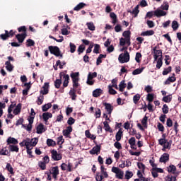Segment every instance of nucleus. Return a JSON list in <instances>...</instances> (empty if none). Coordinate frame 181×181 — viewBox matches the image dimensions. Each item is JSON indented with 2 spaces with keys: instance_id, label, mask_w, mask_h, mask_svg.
I'll return each instance as SVG.
<instances>
[{
  "instance_id": "obj_1",
  "label": "nucleus",
  "mask_w": 181,
  "mask_h": 181,
  "mask_svg": "<svg viewBox=\"0 0 181 181\" xmlns=\"http://www.w3.org/2000/svg\"><path fill=\"white\" fill-rule=\"evenodd\" d=\"M51 54H54L57 57H63V54L60 53V49L57 46H49L48 47Z\"/></svg>"
},
{
  "instance_id": "obj_2",
  "label": "nucleus",
  "mask_w": 181,
  "mask_h": 181,
  "mask_svg": "<svg viewBox=\"0 0 181 181\" xmlns=\"http://www.w3.org/2000/svg\"><path fill=\"white\" fill-rule=\"evenodd\" d=\"M118 60L119 63H128L129 62V53H128V51H125L124 53L119 54Z\"/></svg>"
},
{
  "instance_id": "obj_3",
  "label": "nucleus",
  "mask_w": 181,
  "mask_h": 181,
  "mask_svg": "<svg viewBox=\"0 0 181 181\" xmlns=\"http://www.w3.org/2000/svg\"><path fill=\"white\" fill-rule=\"evenodd\" d=\"M97 77V72H89L88 74L86 83L88 86H93L95 81L93 80V78H95Z\"/></svg>"
},
{
  "instance_id": "obj_4",
  "label": "nucleus",
  "mask_w": 181,
  "mask_h": 181,
  "mask_svg": "<svg viewBox=\"0 0 181 181\" xmlns=\"http://www.w3.org/2000/svg\"><path fill=\"white\" fill-rule=\"evenodd\" d=\"M112 172L115 173L117 179H122L124 177V171L121 170L119 168L112 167Z\"/></svg>"
},
{
  "instance_id": "obj_5",
  "label": "nucleus",
  "mask_w": 181,
  "mask_h": 181,
  "mask_svg": "<svg viewBox=\"0 0 181 181\" xmlns=\"http://www.w3.org/2000/svg\"><path fill=\"white\" fill-rule=\"evenodd\" d=\"M62 170H67V172H73V164L68 163V164L62 163L61 165Z\"/></svg>"
},
{
  "instance_id": "obj_6",
  "label": "nucleus",
  "mask_w": 181,
  "mask_h": 181,
  "mask_svg": "<svg viewBox=\"0 0 181 181\" xmlns=\"http://www.w3.org/2000/svg\"><path fill=\"white\" fill-rule=\"evenodd\" d=\"M124 39H126L127 46H131V31H124L122 34Z\"/></svg>"
},
{
  "instance_id": "obj_7",
  "label": "nucleus",
  "mask_w": 181,
  "mask_h": 181,
  "mask_svg": "<svg viewBox=\"0 0 181 181\" xmlns=\"http://www.w3.org/2000/svg\"><path fill=\"white\" fill-rule=\"evenodd\" d=\"M52 158L54 160H61L62 154L59 153L57 151L52 150L51 151Z\"/></svg>"
},
{
  "instance_id": "obj_8",
  "label": "nucleus",
  "mask_w": 181,
  "mask_h": 181,
  "mask_svg": "<svg viewBox=\"0 0 181 181\" xmlns=\"http://www.w3.org/2000/svg\"><path fill=\"white\" fill-rule=\"evenodd\" d=\"M166 12L163 11L162 8H157L154 11L155 16H157V18H160V16H166Z\"/></svg>"
},
{
  "instance_id": "obj_9",
  "label": "nucleus",
  "mask_w": 181,
  "mask_h": 181,
  "mask_svg": "<svg viewBox=\"0 0 181 181\" xmlns=\"http://www.w3.org/2000/svg\"><path fill=\"white\" fill-rule=\"evenodd\" d=\"M49 93V83H45L44 86H42V90H40V93L42 95H45Z\"/></svg>"
},
{
  "instance_id": "obj_10",
  "label": "nucleus",
  "mask_w": 181,
  "mask_h": 181,
  "mask_svg": "<svg viewBox=\"0 0 181 181\" xmlns=\"http://www.w3.org/2000/svg\"><path fill=\"white\" fill-rule=\"evenodd\" d=\"M5 34H1L0 35L1 39H2V40H6L8 39V37H9V36H13V33H12V30H11L9 33L8 32V30L5 31Z\"/></svg>"
},
{
  "instance_id": "obj_11",
  "label": "nucleus",
  "mask_w": 181,
  "mask_h": 181,
  "mask_svg": "<svg viewBox=\"0 0 181 181\" xmlns=\"http://www.w3.org/2000/svg\"><path fill=\"white\" fill-rule=\"evenodd\" d=\"M51 175H52L54 179H57V175H59V167L52 168Z\"/></svg>"
},
{
  "instance_id": "obj_12",
  "label": "nucleus",
  "mask_w": 181,
  "mask_h": 181,
  "mask_svg": "<svg viewBox=\"0 0 181 181\" xmlns=\"http://www.w3.org/2000/svg\"><path fill=\"white\" fill-rule=\"evenodd\" d=\"M169 160V155L166 153H163L160 158V162L166 163Z\"/></svg>"
},
{
  "instance_id": "obj_13",
  "label": "nucleus",
  "mask_w": 181,
  "mask_h": 181,
  "mask_svg": "<svg viewBox=\"0 0 181 181\" xmlns=\"http://www.w3.org/2000/svg\"><path fill=\"white\" fill-rule=\"evenodd\" d=\"M53 117V115L50 112H45L42 114V119H44L45 122H47L49 121V118H52Z\"/></svg>"
},
{
  "instance_id": "obj_14",
  "label": "nucleus",
  "mask_w": 181,
  "mask_h": 181,
  "mask_svg": "<svg viewBox=\"0 0 181 181\" xmlns=\"http://www.w3.org/2000/svg\"><path fill=\"white\" fill-rule=\"evenodd\" d=\"M100 150L101 147L100 146H95L90 151V153H91V155H95V153H100Z\"/></svg>"
},
{
  "instance_id": "obj_15",
  "label": "nucleus",
  "mask_w": 181,
  "mask_h": 181,
  "mask_svg": "<svg viewBox=\"0 0 181 181\" xmlns=\"http://www.w3.org/2000/svg\"><path fill=\"white\" fill-rule=\"evenodd\" d=\"M153 57L155 62L158 60V59H162V50L159 49L158 51H156V52H153Z\"/></svg>"
},
{
  "instance_id": "obj_16",
  "label": "nucleus",
  "mask_w": 181,
  "mask_h": 181,
  "mask_svg": "<svg viewBox=\"0 0 181 181\" xmlns=\"http://www.w3.org/2000/svg\"><path fill=\"white\" fill-rule=\"evenodd\" d=\"M5 66H6V69L7 70V71H9L11 73V71H13V65H12V64H11V62H9V61L6 62Z\"/></svg>"
},
{
  "instance_id": "obj_17",
  "label": "nucleus",
  "mask_w": 181,
  "mask_h": 181,
  "mask_svg": "<svg viewBox=\"0 0 181 181\" xmlns=\"http://www.w3.org/2000/svg\"><path fill=\"white\" fill-rule=\"evenodd\" d=\"M7 144L11 145V144H13V145L18 144V139L13 138V137H8L6 140Z\"/></svg>"
},
{
  "instance_id": "obj_18",
  "label": "nucleus",
  "mask_w": 181,
  "mask_h": 181,
  "mask_svg": "<svg viewBox=\"0 0 181 181\" xmlns=\"http://www.w3.org/2000/svg\"><path fill=\"white\" fill-rule=\"evenodd\" d=\"M175 81H176V78L175 77V74H173L172 76L168 78L164 84L168 85L170 83H175Z\"/></svg>"
},
{
  "instance_id": "obj_19",
  "label": "nucleus",
  "mask_w": 181,
  "mask_h": 181,
  "mask_svg": "<svg viewBox=\"0 0 181 181\" xmlns=\"http://www.w3.org/2000/svg\"><path fill=\"white\" fill-rule=\"evenodd\" d=\"M103 93V89L97 88L93 91V97L97 98L100 97Z\"/></svg>"
},
{
  "instance_id": "obj_20",
  "label": "nucleus",
  "mask_w": 181,
  "mask_h": 181,
  "mask_svg": "<svg viewBox=\"0 0 181 181\" xmlns=\"http://www.w3.org/2000/svg\"><path fill=\"white\" fill-rule=\"evenodd\" d=\"M16 37L19 43H23V40H25V38L26 37V33L18 34Z\"/></svg>"
},
{
  "instance_id": "obj_21",
  "label": "nucleus",
  "mask_w": 181,
  "mask_h": 181,
  "mask_svg": "<svg viewBox=\"0 0 181 181\" xmlns=\"http://www.w3.org/2000/svg\"><path fill=\"white\" fill-rule=\"evenodd\" d=\"M25 146H26V149H33V146H32V142L30 139H27L24 140Z\"/></svg>"
},
{
  "instance_id": "obj_22",
  "label": "nucleus",
  "mask_w": 181,
  "mask_h": 181,
  "mask_svg": "<svg viewBox=\"0 0 181 181\" xmlns=\"http://www.w3.org/2000/svg\"><path fill=\"white\" fill-rule=\"evenodd\" d=\"M127 12L132 13L135 17L138 16L139 13V5H137L132 11L129 10Z\"/></svg>"
},
{
  "instance_id": "obj_23",
  "label": "nucleus",
  "mask_w": 181,
  "mask_h": 181,
  "mask_svg": "<svg viewBox=\"0 0 181 181\" xmlns=\"http://www.w3.org/2000/svg\"><path fill=\"white\" fill-rule=\"evenodd\" d=\"M46 131L45 129V125L40 124L37 127V134H43Z\"/></svg>"
},
{
  "instance_id": "obj_24",
  "label": "nucleus",
  "mask_w": 181,
  "mask_h": 181,
  "mask_svg": "<svg viewBox=\"0 0 181 181\" xmlns=\"http://www.w3.org/2000/svg\"><path fill=\"white\" fill-rule=\"evenodd\" d=\"M21 110H22V104L19 103L17 105V106L13 110L14 115H18V114H20Z\"/></svg>"
},
{
  "instance_id": "obj_25",
  "label": "nucleus",
  "mask_w": 181,
  "mask_h": 181,
  "mask_svg": "<svg viewBox=\"0 0 181 181\" xmlns=\"http://www.w3.org/2000/svg\"><path fill=\"white\" fill-rule=\"evenodd\" d=\"M73 132V128L71 126H69L66 129H64L63 131V135L64 136H68V135H70V133Z\"/></svg>"
},
{
  "instance_id": "obj_26",
  "label": "nucleus",
  "mask_w": 181,
  "mask_h": 181,
  "mask_svg": "<svg viewBox=\"0 0 181 181\" xmlns=\"http://www.w3.org/2000/svg\"><path fill=\"white\" fill-rule=\"evenodd\" d=\"M100 172H101V175L103 177L107 178L108 177V173H107V169L104 168V166L100 167Z\"/></svg>"
},
{
  "instance_id": "obj_27",
  "label": "nucleus",
  "mask_w": 181,
  "mask_h": 181,
  "mask_svg": "<svg viewBox=\"0 0 181 181\" xmlns=\"http://www.w3.org/2000/svg\"><path fill=\"white\" fill-rule=\"evenodd\" d=\"M155 34V32L152 30L144 31L141 33V36H152Z\"/></svg>"
},
{
  "instance_id": "obj_28",
  "label": "nucleus",
  "mask_w": 181,
  "mask_h": 181,
  "mask_svg": "<svg viewBox=\"0 0 181 181\" xmlns=\"http://www.w3.org/2000/svg\"><path fill=\"white\" fill-rule=\"evenodd\" d=\"M104 105L108 114L111 115V112H112V110H113L112 105H111V104L110 103H105Z\"/></svg>"
},
{
  "instance_id": "obj_29",
  "label": "nucleus",
  "mask_w": 181,
  "mask_h": 181,
  "mask_svg": "<svg viewBox=\"0 0 181 181\" xmlns=\"http://www.w3.org/2000/svg\"><path fill=\"white\" fill-rule=\"evenodd\" d=\"M167 170L170 173L175 174L176 173V166L173 165H170L169 167L167 168Z\"/></svg>"
},
{
  "instance_id": "obj_30",
  "label": "nucleus",
  "mask_w": 181,
  "mask_h": 181,
  "mask_svg": "<svg viewBox=\"0 0 181 181\" xmlns=\"http://www.w3.org/2000/svg\"><path fill=\"white\" fill-rule=\"evenodd\" d=\"M25 89L23 90V95H28V91H29V90H30V85L28 83L24 84Z\"/></svg>"
},
{
  "instance_id": "obj_31",
  "label": "nucleus",
  "mask_w": 181,
  "mask_h": 181,
  "mask_svg": "<svg viewBox=\"0 0 181 181\" xmlns=\"http://www.w3.org/2000/svg\"><path fill=\"white\" fill-rule=\"evenodd\" d=\"M73 83L78 81V73H73L71 74Z\"/></svg>"
},
{
  "instance_id": "obj_32",
  "label": "nucleus",
  "mask_w": 181,
  "mask_h": 181,
  "mask_svg": "<svg viewBox=\"0 0 181 181\" xmlns=\"http://www.w3.org/2000/svg\"><path fill=\"white\" fill-rule=\"evenodd\" d=\"M52 108V103H47L42 107L43 112H46L49 109Z\"/></svg>"
},
{
  "instance_id": "obj_33",
  "label": "nucleus",
  "mask_w": 181,
  "mask_h": 181,
  "mask_svg": "<svg viewBox=\"0 0 181 181\" xmlns=\"http://www.w3.org/2000/svg\"><path fill=\"white\" fill-rule=\"evenodd\" d=\"M64 83H63V86L64 87H67L69 86V80H70V77L69 76V75H64Z\"/></svg>"
},
{
  "instance_id": "obj_34",
  "label": "nucleus",
  "mask_w": 181,
  "mask_h": 181,
  "mask_svg": "<svg viewBox=\"0 0 181 181\" xmlns=\"http://www.w3.org/2000/svg\"><path fill=\"white\" fill-rule=\"evenodd\" d=\"M105 57H107L106 54H100L99 55V57H98V59H97V62H96L97 66L101 64V63H102L101 59H103V58H105Z\"/></svg>"
},
{
  "instance_id": "obj_35",
  "label": "nucleus",
  "mask_w": 181,
  "mask_h": 181,
  "mask_svg": "<svg viewBox=\"0 0 181 181\" xmlns=\"http://www.w3.org/2000/svg\"><path fill=\"white\" fill-rule=\"evenodd\" d=\"M115 138L116 141L117 142H119V140L121 139V138H122V131L121 129H119V131L116 134Z\"/></svg>"
},
{
  "instance_id": "obj_36",
  "label": "nucleus",
  "mask_w": 181,
  "mask_h": 181,
  "mask_svg": "<svg viewBox=\"0 0 181 181\" xmlns=\"http://www.w3.org/2000/svg\"><path fill=\"white\" fill-rule=\"evenodd\" d=\"M69 95L71 97V100H76L77 95H76V90L74 88H71V90L69 91Z\"/></svg>"
},
{
  "instance_id": "obj_37",
  "label": "nucleus",
  "mask_w": 181,
  "mask_h": 181,
  "mask_svg": "<svg viewBox=\"0 0 181 181\" xmlns=\"http://www.w3.org/2000/svg\"><path fill=\"white\" fill-rule=\"evenodd\" d=\"M86 6V4L79 3L76 6L74 7V11H80V9H83V7Z\"/></svg>"
},
{
  "instance_id": "obj_38",
  "label": "nucleus",
  "mask_w": 181,
  "mask_h": 181,
  "mask_svg": "<svg viewBox=\"0 0 181 181\" xmlns=\"http://www.w3.org/2000/svg\"><path fill=\"white\" fill-rule=\"evenodd\" d=\"M47 145L48 146H56V141H54L53 139H47Z\"/></svg>"
},
{
  "instance_id": "obj_39",
  "label": "nucleus",
  "mask_w": 181,
  "mask_h": 181,
  "mask_svg": "<svg viewBox=\"0 0 181 181\" xmlns=\"http://www.w3.org/2000/svg\"><path fill=\"white\" fill-rule=\"evenodd\" d=\"M86 25L89 30H95V26L94 25V23L89 22V23H87Z\"/></svg>"
},
{
  "instance_id": "obj_40",
  "label": "nucleus",
  "mask_w": 181,
  "mask_h": 181,
  "mask_svg": "<svg viewBox=\"0 0 181 181\" xmlns=\"http://www.w3.org/2000/svg\"><path fill=\"white\" fill-rule=\"evenodd\" d=\"M141 124L144 128H148V117L146 116L142 119Z\"/></svg>"
},
{
  "instance_id": "obj_41",
  "label": "nucleus",
  "mask_w": 181,
  "mask_h": 181,
  "mask_svg": "<svg viewBox=\"0 0 181 181\" xmlns=\"http://www.w3.org/2000/svg\"><path fill=\"white\" fill-rule=\"evenodd\" d=\"M160 9L163 11H168L169 4L168 2H164L163 4L160 6Z\"/></svg>"
},
{
  "instance_id": "obj_42",
  "label": "nucleus",
  "mask_w": 181,
  "mask_h": 181,
  "mask_svg": "<svg viewBox=\"0 0 181 181\" xmlns=\"http://www.w3.org/2000/svg\"><path fill=\"white\" fill-rule=\"evenodd\" d=\"M144 68H139L133 71L132 74L133 76H136L137 74H141L142 71H144Z\"/></svg>"
},
{
  "instance_id": "obj_43",
  "label": "nucleus",
  "mask_w": 181,
  "mask_h": 181,
  "mask_svg": "<svg viewBox=\"0 0 181 181\" xmlns=\"http://www.w3.org/2000/svg\"><path fill=\"white\" fill-rule=\"evenodd\" d=\"M9 149L11 152H19V148L18 146L10 145Z\"/></svg>"
},
{
  "instance_id": "obj_44",
  "label": "nucleus",
  "mask_w": 181,
  "mask_h": 181,
  "mask_svg": "<svg viewBox=\"0 0 181 181\" xmlns=\"http://www.w3.org/2000/svg\"><path fill=\"white\" fill-rule=\"evenodd\" d=\"M67 29H70V27H69V25L66 26V28H62L61 30L62 35H64L65 36L69 35L70 32H69Z\"/></svg>"
},
{
  "instance_id": "obj_45",
  "label": "nucleus",
  "mask_w": 181,
  "mask_h": 181,
  "mask_svg": "<svg viewBox=\"0 0 181 181\" xmlns=\"http://www.w3.org/2000/svg\"><path fill=\"white\" fill-rule=\"evenodd\" d=\"M110 18L112 19V23L115 25L117 23V15L115 13H110Z\"/></svg>"
},
{
  "instance_id": "obj_46",
  "label": "nucleus",
  "mask_w": 181,
  "mask_h": 181,
  "mask_svg": "<svg viewBox=\"0 0 181 181\" xmlns=\"http://www.w3.org/2000/svg\"><path fill=\"white\" fill-rule=\"evenodd\" d=\"M30 46H35V41H33V40L28 39L26 42V47H30Z\"/></svg>"
},
{
  "instance_id": "obj_47",
  "label": "nucleus",
  "mask_w": 181,
  "mask_h": 181,
  "mask_svg": "<svg viewBox=\"0 0 181 181\" xmlns=\"http://www.w3.org/2000/svg\"><path fill=\"white\" fill-rule=\"evenodd\" d=\"M163 101H164V103H170L172 101V95H168L165 97H163Z\"/></svg>"
},
{
  "instance_id": "obj_48",
  "label": "nucleus",
  "mask_w": 181,
  "mask_h": 181,
  "mask_svg": "<svg viewBox=\"0 0 181 181\" xmlns=\"http://www.w3.org/2000/svg\"><path fill=\"white\" fill-rule=\"evenodd\" d=\"M119 91H121L122 93V91H124V89L125 88V87H127V86L125 85V81H122L119 85Z\"/></svg>"
},
{
  "instance_id": "obj_49",
  "label": "nucleus",
  "mask_w": 181,
  "mask_h": 181,
  "mask_svg": "<svg viewBox=\"0 0 181 181\" xmlns=\"http://www.w3.org/2000/svg\"><path fill=\"white\" fill-rule=\"evenodd\" d=\"M139 100H141V95L139 94H136L133 97V102L134 103V104H137Z\"/></svg>"
},
{
  "instance_id": "obj_50",
  "label": "nucleus",
  "mask_w": 181,
  "mask_h": 181,
  "mask_svg": "<svg viewBox=\"0 0 181 181\" xmlns=\"http://www.w3.org/2000/svg\"><path fill=\"white\" fill-rule=\"evenodd\" d=\"M30 141L31 142L32 146H36V145H37V143L39 142V139L35 137L30 140Z\"/></svg>"
},
{
  "instance_id": "obj_51",
  "label": "nucleus",
  "mask_w": 181,
  "mask_h": 181,
  "mask_svg": "<svg viewBox=\"0 0 181 181\" xmlns=\"http://www.w3.org/2000/svg\"><path fill=\"white\" fill-rule=\"evenodd\" d=\"M163 138L158 139V144L159 145H161V146H163L166 144V141H168L165 139L164 135H163Z\"/></svg>"
},
{
  "instance_id": "obj_52",
  "label": "nucleus",
  "mask_w": 181,
  "mask_h": 181,
  "mask_svg": "<svg viewBox=\"0 0 181 181\" xmlns=\"http://www.w3.org/2000/svg\"><path fill=\"white\" fill-rule=\"evenodd\" d=\"M172 71V66H169L167 69H165L163 71V76H167V74H169Z\"/></svg>"
},
{
  "instance_id": "obj_53",
  "label": "nucleus",
  "mask_w": 181,
  "mask_h": 181,
  "mask_svg": "<svg viewBox=\"0 0 181 181\" xmlns=\"http://www.w3.org/2000/svg\"><path fill=\"white\" fill-rule=\"evenodd\" d=\"M172 28L173 30H177V29L179 28V23H177L176 21H173Z\"/></svg>"
},
{
  "instance_id": "obj_54",
  "label": "nucleus",
  "mask_w": 181,
  "mask_h": 181,
  "mask_svg": "<svg viewBox=\"0 0 181 181\" xmlns=\"http://www.w3.org/2000/svg\"><path fill=\"white\" fill-rule=\"evenodd\" d=\"M43 100H44L43 95H40V96L37 98V104L38 105H42V104H43Z\"/></svg>"
},
{
  "instance_id": "obj_55",
  "label": "nucleus",
  "mask_w": 181,
  "mask_h": 181,
  "mask_svg": "<svg viewBox=\"0 0 181 181\" xmlns=\"http://www.w3.org/2000/svg\"><path fill=\"white\" fill-rule=\"evenodd\" d=\"M134 176V173L131 171H127L125 174V178L127 180L131 179Z\"/></svg>"
},
{
  "instance_id": "obj_56",
  "label": "nucleus",
  "mask_w": 181,
  "mask_h": 181,
  "mask_svg": "<svg viewBox=\"0 0 181 181\" xmlns=\"http://www.w3.org/2000/svg\"><path fill=\"white\" fill-rule=\"evenodd\" d=\"M69 47H70L71 53H74V52H76V45H74V43L70 42Z\"/></svg>"
},
{
  "instance_id": "obj_57",
  "label": "nucleus",
  "mask_w": 181,
  "mask_h": 181,
  "mask_svg": "<svg viewBox=\"0 0 181 181\" xmlns=\"http://www.w3.org/2000/svg\"><path fill=\"white\" fill-rule=\"evenodd\" d=\"M22 128H24V129L28 132L32 131V125L30 124H22Z\"/></svg>"
},
{
  "instance_id": "obj_58",
  "label": "nucleus",
  "mask_w": 181,
  "mask_h": 181,
  "mask_svg": "<svg viewBox=\"0 0 181 181\" xmlns=\"http://www.w3.org/2000/svg\"><path fill=\"white\" fill-rule=\"evenodd\" d=\"M162 64H163V63L162 62V58L158 59L156 64L157 69H160L162 67Z\"/></svg>"
},
{
  "instance_id": "obj_59",
  "label": "nucleus",
  "mask_w": 181,
  "mask_h": 181,
  "mask_svg": "<svg viewBox=\"0 0 181 181\" xmlns=\"http://www.w3.org/2000/svg\"><path fill=\"white\" fill-rule=\"evenodd\" d=\"M100 45L98 44H95L94 45V49H93V53H95V54H98L100 53L99 50H100Z\"/></svg>"
},
{
  "instance_id": "obj_60",
  "label": "nucleus",
  "mask_w": 181,
  "mask_h": 181,
  "mask_svg": "<svg viewBox=\"0 0 181 181\" xmlns=\"http://www.w3.org/2000/svg\"><path fill=\"white\" fill-rule=\"evenodd\" d=\"M61 85H62V80L57 79L54 82V86H55L56 88H60Z\"/></svg>"
},
{
  "instance_id": "obj_61",
  "label": "nucleus",
  "mask_w": 181,
  "mask_h": 181,
  "mask_svg": "<svg viewBox=\"0 0 181 181\" xmlns=\"http://www.w3.org/2000/svg\"><path fill=\"white\" fill-rule=\"evenodd\" d=\"M147 101L149 103H152L153 101V95L151 93H148L146 97Z\"/></svg>"
},
{
  "instance_id": "obj_62",
  "label": "nucleus",
  "mask_w": 181,
  "mask_h": 181,
  "mask_svg": "<svg viewBox=\"0 0 181 181\" xmlns=\"http://www.w3.org/2000/svg\"><path fill=\"white\" fill-rule=\"evenodd\" d=\"M57 144H58V145H62V144H64V140L63 139V136H60L57 138Z\"/></svg>"
},
{
  "instance_id": "obj_63",
  "label": "nucleus",
  "mask_w": 181,
  "mask_h": 181,
  "mask_svg": "<svg viewBox=\"0 0 181 181\" xmlns=\"http://www.w3.org/2000/svg\"><path fill=\"white\" fill-rule=\"evenodd\" d=\"M166 181H176V177H173L172 175H168L165 177Z\"/></svg>"
},
{
  "instance_id": "obj_64",
  "label": "nucleus",
  "mask_w": 181,
  "mask_h": 181,
  "mask_svg": "<svg viewBox=\"0 0 181 181\" xmlns=\"http://www.w3.org/2000/svg\"><path fill=\"white\" fill-rule=\"evenodd\" d=\"M113 86H111V85H109L108 86V90H109V93L110 94H112V95H115L117 92L115 90H114L112 88Z\"/></svg>"
}]
</instances>
